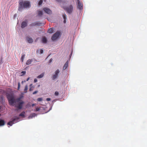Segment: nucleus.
I'll return each mask as SVG.
<instances>
[{"instance_id": "nucleus-38", "label": "nucleus", "mask_w": 147, "mask_h": 147, "mask_svg": "<svg viewBox=\"0 0 147 147\" xmlns=\"http://www.w3.org/2000/svg\"><path fill=\"white\" fill-rule=\"evenodd\" d=\"M57 1L59 2H61V0H56Z\"/></svg>"}, {"instance_id": "nucleus-9", "label": "nucleus", "mask_w": 147, "mask_h": 147, "mask_svg": "<svg viewBox=\"0 0 147 147\" xmlns=\"http://www.w3.org/2000/svg\"><path fill=\"white\" fill-rule=\"evenodd\" d=\"M54 30L55 29L54 28H50L48 30L47 32L49 33L52 34L54 32Z\"/></svg>"}, {"instance_id": "nucleus-47", "label": "nucleus", "mask_w": 147, "mask_h": 147, "mask_svg": "<svg viewBox=\"0 0 147 147\" xmlns=\"http://www.w3.org/2000/svg\"><path fill=\"white\" fill-rule=\"evenodd\" d=\"M22 83H23V81L22 82Z\"/></svg>"}, {"instance_id": "nucleus-12", "label": "nucleus", "mask_w": 147, "mask_h": 147, "mask_svg": "<svg viewBox=\"0 0 147 147\" xmlns=\"http://www.w3.org/2000/svg\"><path fill=\"white\" fill-rule=\"evenodd\" d=\"M68 65V62L67 61L63 67V69L64 70L67 67Z\"/></svg>"}, {"instance_id": "nucleus-26", "label": "nucleus", "mask_w": 147, "mask_h": 147, "mask_svg": "<svg viewBox=\"0 0 147 147\" xmlns=\"http://www.w3.org/2000/svg\"><path fill=\"white\" fill-rule=\"evenodd\" d=\"M59 37H51V39L53 40H57Z\"/></svg>"}, {"instance_id": "nucleus-18", "label": "nucleus", "mask_w": 147, "mask_h": 147, "mask_svg": "<svg viewBox=\"0 0 147 147\" xmlns=\"http://www.w3.org/2000/svg\"><path fill=\"white\" fill-rule=\"evenodd\" d=\"M25 55H24V54L22 55L21 56V62L22 63L23 62L24 59L25 58Z\"/></svg>"}, {"instance_id": "nucleus-8", "label": "nucleus", "mask_w": 147, "mask_h": 147, "mask_svg": "<svg viewBox=\"0 0 147 147\" xmlns=\"http://www.w3.org/2000/svg\"><path fill=\"white\" fill-rule=\"evenodd\" d=\"M61 35V32L57 31L54 33L52 37H59Z\"/></svg>"}, {"instance_id": "nucleus-11", "label": "nucleus", "mask_w": 147, "mask_h": 147, "mask_svg": "<svg viewBox=\"0 0 147 147\" xmlns=\"http://www.w3.org/2000/svg\"><path fill=\"white\" fill-rule=\"evenodd\" d=\"M42 42L43 43H46L47 42V40L46 37H42L41 40Z\"/></svg>"}, {"instance_id": "nucleus-22", "label": "nucleus", "mask_w": 147, "mask_h": 147, "mask_svg": "<svg viewBox=\"0 0 147 147\" xmlns=\"http://www.w3.org/2000/svg\"><path fill=\"white\" fill-rule=\"evenodd\" d=\"M25 113L24 112H22L21 113H20L19 115V116H22V117H24Z\"/></svg>"}, {"instance_id": "nucleus-19", "label": "nucleus", "mask_w": 147, "mask_h": 147, "mask_svg": "<svg viewBox=\"0 0 147 147\" xmlns=\"http://www.w3.org/2000/svg\"><path fill=\"white\" fill-rule=\"evenodd\" d=\"M36 115L35 113H33L32 114L30 115L29 117V118H32V117H35V116Z\"/></svg>"}, {"instance_id": "nucleus-7", "label": "nucleus", "mask_w": 147, "mask_h": 147, "mask_svg": "<svg viewBox=\"0 0 147 147\" xmlns=\"http://www.w3.org/2000/svg\"><path fill=\"white\" fill-rule=\"evenodd\" d=\"M28 21L26 20L25 21L23 22L21 24V27L22 28H24L27 25Z\"/></svg>"}, {"instance_id": "nucleus-33", "label": "nucleus", "mask_w": 147, "mask_h": 147, "mask_svg": "<svg viewBox=\"0 0 147 147\" xmlns=\"http://www.w3.org/2000/svg\"><path fill=\"white\" fill-rule=\"evenodd\" d=\"M20 82H19L18 84V90H19L20 89Z\"/></svg>"}, {"instance_id": "nucleus-43", "label": "nucleus", "mask_w": 147, "mask_h": 147, "mask_svg": "<svg viewBox=\"0 0 147 147\" xmlns=\"http://www.w3.org/2000/svg\"><path fill=\"white\" fill-rule=\"evenodd\" d=\"M23 97V96H20L19 97V98H21V99Z\"/></svg>"}, {"instance_id": "nucleus-34", "label": "nucleus", "mask_w": 147, "mask_h": 147, "mask_svg": "<svg viewBox=\"0 0 147 147\" xmlns=\"http://www.w3.org/2000/svg\"><path fill=\"white\" fill-rule=\"evenodd\" d=\"M38 92L37 91H35L33 93V94H36V93H37Z\"/></svg>"}, {"instance_id": "nucleus-21", "label": "nucleus", "mask_w": 147, "mask_h": 147, "mask_svg": "<svg viewBox=\"0 0 147 147\" xmlns=\"http://www.w3.org/2000/svg\"><path fill=\"white\" fill-rule=\"evenodd\" d=\"M28 89V86L27 85H26L24 89V92L25 93H26L27 92V90Z\"/></svg>"}, {"instance_id": "nucleus-39", "label": "nucleus", "mask_w": 147, "mask_h": 147, "mask_svg": "<svg viewBox=\"0 0 147 147\" xmlns=\"http://www.w3.org/2000/svg\"><path fill=\"white\" fill-rule=\"evenodd\" d=\"M29 79H30V78L29 77L26 80V81H28V80H29Z\"/></svg>"}, {"instance_id": "nucleus-15", "label": "nucleus", "mask_w": 147, "mask_h": 147, "mask_svg": "<svg viewBox=\"0 0 147 147\" xmlns=\"http://www.w3.org/2000/svg\"><path fill=\"white\" fill-rule=\"evenodd\" d=\"M41 23L38 22H36L34 23H33L30 24L31 26H34L36 25H39L41 24Z\"/></svg>"}, {"instance_id": "nucleus-24", "label": "nucleus", "mask_w": 147, "mask_h": 147, "mask_svg": "<svg viewBox=\"0 0 147 147\" xmlns=\"http://www.w3.org/2000/svg\"><path fill=\"white\" fill-rule=\"evenodd\" d=\"M14 123L12 122V121H10L7 123V125L10 126H11Z\"/></svg>"}, {"instance_id": "nucleus-37", "label": "nucleus", "mask_w": 147, "mask_h": 147, "mask_svg": "<svg viewBox=\"0 0 147 147\" xmlns=\"http://www.w3.org/2000/svg\"><path fill=\"white\" fill-rule=\"evenodd\" d=\"M37 80L36 79H34V82H35V83L36 82H37Z\"/></svg>"}, {"instance_id": "nucleus-5", "label": "nucleus", "mask_w": 147, "mask_h": 147, "mask_svg": "<svg viewBox=\"0 0 147 147\" xmlns=\"http://www.w3.org/2000/svg\"><path fill=\"white\" fill-rule=\"evenodd\" d=\"M59 73V69L57 70L55 72V74L52 76V78L53 80H55L56 78H57L58 74Z\"/></svg>"}, {"instance_id": "nucleus-17", "label": "nucleus", "mask_w": 147, "mask_h": 147, "mask_svg": "<svg viewBox=\"0 0 147 147\" xmlns=\"http://www.w3.org/2000/svg\"><path fill=\"white\" fill-rule=\"evenodd\" d=\"M37 11L38 13V16H40L43 15V13L42 11H39V10H38Z\"/></svg>"}, {"instance_id": "nucleus-45", "label": "nucleus", "mask_w": 147, "mask_h": 147, "mask_svg": "<svg viewBox=\"0 0 147 147\" xmlns=\"http://www.w3.org/2000/svg\"><path fill=\"white\" fill-rule=\"evenodd\" d=\"M27 106H30V105H29V103H28V104H27Z\"/></svg>"}, {"instance_id": "nucleus-36", "label": "nucleus", "mask_w": 147, "mask_h": 147, "mask_svg": "<svg viewBox=\"0 0 147 147\" xmlns=\"http://www.w3.org/2000/svg\"><path fill=\"white\" fill-rule=\"evenodd\" d=\"M26 71H22V72H21V73L22 74H25L26 73Z\"/></svg>"}, {"instance_id": "nucleus-28", "label": "nucleus", "mask_w": 147, "mask_h": 147, "mask_svg": "<svg viewBox=\"0 0 147 147\" xmlns=\"http://www.w3.org/2000/svg\"><path fill=\"white\" fill-rule=\"evenodd\" d=\"M39 51H40V54H42V53H43V50H42V49H39L38 50H37V52Z\"/></svg>"}, {"instance_id": "nucleus-13", "label": "nucleus", "mask_w": 147, "mask_h": 147, "mask_svg": "<svg viewBox=\"0 0 147 147\" xmlns=\"http://www.w3.org/2000/svg\"><path fill=\"white\" fill-rule=\"evenodd\" d=\"M82 5L80 2H78V8L80 9H82Z\"/></svg>"}, {"instance_id": "nucleus-1", "label": "nucleus", "mask_w": 147, "mask_h": 147, "mask_svg": "<svg viewBox=\"0 0 147 147\" xmlns=\"http://www.w3.org/2000/svg\"><path fill=\"white\" fill-rule=\"evenodd\" d=\"M19 10H21L23 8H28L30 7V2L27 1H25L24 2L22 0L19 1Z\"/></svg>"}, {"instance_id": "nucleus-44", "label": "nucleus", "mask_w": 147, "mask_h": 147, "mask_svg": "<svg viewBox=\"0 0 147 147\" xmlns=\"http://www.w3.org/2000/svg\"><path fill=\"white\" fill-rule=\"evenodd\" d=\"M77 1H78V2H80V0H77Z\"/></svg>"}, {"instance_id": "nucleus-29", "label": "nucleus", "mask_w": 147, "mask_h": 147, "mask_svg": "<svg viewBox=\"0 0 147 147\" xmlns=\"http://www.w3.org/2000/svg\"><path fill=\"white\" fill-rule=\"evenodd\" d=\"M42 0H40L38 3V5H40L42 4Z\"/></svg>"}, {"instance_id": "nucleus-14", "label": "nucleus", "mask_w": 147, "mask_h": 147, "mask_svg": "<svg viewBox=\"0 0 147 147\" xmlns=\"http://www.w3.org/2000/svg\"><path fill=\"white\" fill-rule=\"evenodd\" d=\"M19 118L18 117H16L14 119H13L12 121V122L14 123H15L18 121Z\"/></svg>"}, {"instance_id": "nucleus-42", "label": "nucleus", "mask_w": 147, "mask_h": 147, "mask_svg": "<svg viewBox=\"0 0 147 147\" xmlns=\"http://www.w3.org/2000/svg\"><path fill=\"white\" fill-rule=\"evenodd\" d=\"M52 60V59H51L50 60V62H51Z\"/></svg>"}, {"instance_id": "nucleus-41", "label": "nucleus", "mask_w": 147, "mask_h": 147, "mask_svg": "<svg viewBox=\"0 0 147 147\" xmlns=\"http://www.w3.org/2000/svg\"><path fill=\"white\" fill-rule=\"evenodd\" d=\"M63 22L64 23H66V21L65 20H64L63 21Z\"/></svg>"}, {"instance_id": "nucleus-2", "label": "nucleus", "mask_w": 147, "mask_h": 147, "mask_svg": "<svg viewBox=\"0 0 147 147\" xmlns=\"http://www.w3.org/2000/svg\"><path fill=\"white\" fill-rule=\"evenodd\" d=\"M7 97L9 105L13 106L16 103V98L14 95L12 94H8Z\"/></svg>"}, {"instance_id": "nucleus-40", "label": "nucleus", "mask_w": 147, "mask_h": 147, "mask_svg": "<svg viewBox=\"0 0 147 147\" xmlns=\"http://www.w3.org/2000/svg\"><path fill=\"white\" fill-rule=\"evenodd\" d=\"M35 105V104H32V107H33Z\"/></svg>"}, {"instance_id": "nucleus-6", "label": "nucleus", "mask_w": 147, "mask_h": 147, "mask_svg": "<svg viewBox=\"0 0 147 147\" xmlns=\"http://www.w3.org/2000/svg\"><path fill=\"white\" fill-rule=\"evenodd\" d=\"M43 10L45 12L49 14H52L51 11L49 8H44L43 9Z\"/></svg>"}, {"instance_id": "nucleus-23", "label": "nucleus", "mask_w": 147, "mask_h": 147, "mask_svg": "<svg viewBox=\"0 0 147 147\" xmlns=\"http://www.w3.org/2000/svg\"><path fill=\"white\" fill-rule=\"evenodd\" d=\"M21 98H18L16 99V103L17 102H19L21 101Z\"/></svg>"}, {"instance_id": "nucleus-20", "label": "nucleus", "mask_w": 147, "mask_h": 147, "mask_svg": "<svg viewBox=\"0 0 147 147\" xmlns=\"http://www.w3.org/2000/svg\"><path fill=\"white\" fill-rule=\"evenodd\" d=\"M44 76V74L42 73L40 75L38 76H37V78H42Z\"/></svg>"}, {"instance_id": "nucleus-30", "label": "nucleus", "mask_w": 147, "mask_h": 147, "mask_svg": "<svg viewBox=\"0 0 147 147\" xmlns=\"http://www.w3.org/2000/svg\"><path fill=\"white\" fill-rule=\"evenodd\" d=\"M42 100V98H38L37 99V100L38 101H41Z\"/></svg>"}, {"instance_id": "nucleus-16", "label": "nucleus", "mask_w": 147, "mask_h": 147, "mask_svg": "<svg viewBox=\"0 0 147 147\" xmlns=\"http://www.w3.org/2000/svg\"><path fill=\"white\" fill-rule=\"evenodd\" d=\"M33 60L32 59H28V60L26 62V64L27 65H29L32 62V61Z\"/></svg>"}, {"instance_id": "nucleus-46", "label": "nucleus", "mask_w": 147, "mask_h": 147, "mask_svg": "<svg viewBox=\"0 0 147 147\" xmlns=\"http://www.w3.org/2000/svg\"><path fill=\"white\" fill-rule=\"evenodd\" d=\"M1 106H0V110L1 109Z\"/></svg>"}, {"instance_id": "nucleus-25", "label": "nucleus", "mask_w": 147, "mask_h": 147, "mask_svg": "<svg viewBox=\"0 0 147 147\" xmlns=\"http://www.w3.org/2000/svg\"><path fill=\"white\" fill-rule=\"evenodd\" d=\"M32 85V84H30V87L29 89V91H32V90H33V89H32V88H34V87L33 86H31Z\"/></svg>"}, {"instance_id": "nucleus-35", "label": "nucleus", "mask_w": 147, "mask_h": 147, "mask_svg": "<svg viewBox=\"0 0 147 147\" xmlns=\"http://www.w3.org/2000/svg\"><path fill=\"white\" fill-rule=\"evenodd\" d=\"M51 99L49 98H47L46 99V100L47 101H49L51 100Z\"/></svg>"}, {"instance_id": "nucleus-4", "label": "nucleus", "mask_w": 147, "mask_h": 147, "mask_svg": "<svg viewBox=\"0 0 147 147\" xmlns=\"http://www.w3.org/2000/svg\"><path fill=\"white\" fill-rule=\"evenodd\" d=\"M17 104L15 106V107L18 109H21L22 108L23 104L24 103V101L23 100H21V101L17 102Z\"/></svg>"}, {"instance_id": "nucleus-32", "label": "nucleus", "mask_w": 147, "mask_h": 147, "mask_svg": "<svg viewBox=\"0 0 147 147\" xmlns=\"http://www.w3.org/2000/svg\"><path fill=\"white\" fill-rule=\"evenodd\" d=\"M59 92L57 91H56L55 92V94L56 96H58L59 95Z\"/></svg>"}, {"instance_id": "nucleus-48", "label": "nucleus", "mask_w": 147, "mask_h": 147, "mask_svg": "<svg viewBox=\"0 0 147 147\" xmlns=\"http://www.w3.org/2000/svg\"><path fill=\"white\" fill-rule=\"evenodd\" d=\"M39 86H40V85H39L38 86L39 87Z\"/></svg>"}, {"instance_id": "nucleus-27", "label": "nucleus", "mask_w": 147, "mask_h": 147, "mask_svg": "<svg viewBox=\"0 0 147 147\" xmlns=\"http://www.w3.org/2000/svg\"><path fill=\"white\" fill-rule=\"evenodd\" d=\"M63 18L64 20H66V15L65 14H64L63 15Z\"/></svg>"}, {"instance_id": "nucleus-31", "label": "nucleus", "mask_w": 147, "mask_h": 147, "mask_svg": "<svg viewBox=\"0 0 147 147\" xmlns=\"http://www.w3.org/2000/svg\"><path fill=\"white\" fill-rule=\"evenodd\" d=\"M40 110V108L39 107H36V111H38Z\"/></svg>"}, {"instance_id": "nucleus-10", "label": "nucleus", "mask_w": 147, "mask_h": 147, "mask_svg": "<svg viewBox=\"0 0 147 147\" xmlns=\"http://www.w3.org/2000/svg\"><path fill=\"white\" fill-rule=\"evenodd\" d=\"M26 40L29 43H32L33 42V40L30 37H27Z\"/></svg>"}, {"instance_id": "nucleus-3", "label": "nucleus", "mask_w": 147, "mask_h": 147, "mask_svg": "<svg viewBox=\"0 0 147 147\" xmlns=\"http://www.w3.org/2000/svg\"><path fill=\"white\" fill-rule=\"evenodd\" d=\"M63 8L69 13H71L73 11V7L71 5L67 7H63Z\"/></svg>"}]
</instances>
